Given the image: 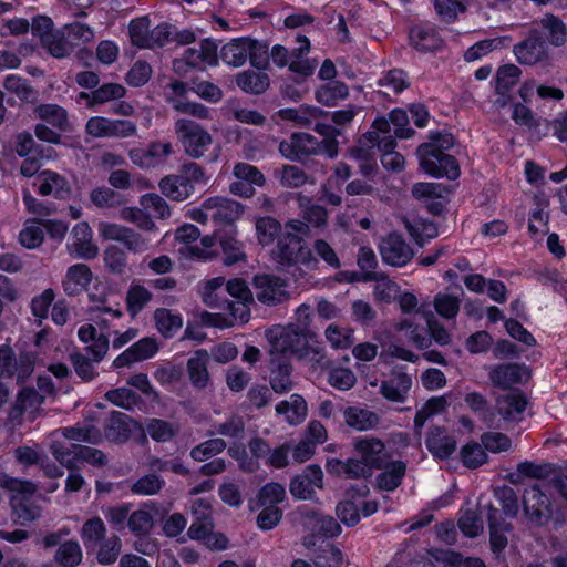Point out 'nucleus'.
Instances as JSON below:
<instances>
[{
	"label": "nucleus",
	"instance_id": "33",
	"mask_svg": "<svg viewBox=\"0 0 567 567\" xmlns=\"http://www.w3.org/2000/svg\"><path fill=\"white\" fill-rule=\"evenodd\" d=\"M382 472L375 477L377 486L386 492L398 488L406 472V464L403 461H392L384 463Z\"/></svg>",
	"mask_w": 567,
	"mask_h": 567
},
{
	"label": "nucleus",
	"instance_id": "57",
	"mask_svg": "<svg viewBox=\"0 0 567 567\" xmlns=\"http://www.w3.org/2000/svg\"><path fill=\"white\" fill-rule=\"evenodd\" d=\"M122 540L117 535H112L110 538H104L99 544L96 553V560L100 565L110 566L113 565L121 555Z\"/></svg>",
	"mask_w": 567,
	"mask_h": 567
},
{
	"label": "nucleus",
	"instance_id": "6",
	"mask_svg": "<svg viewBox=\"0 0 567 567\" xmlns=\"http://www.w3.org/2000/svg\"><path fill=\"white\" fill-rule=\"evenodd\" d=\"M174 154V144L166 140L152 141L145 147H136L128 151L131 162L142 169L165 166Z\"/></svg>",
	"mask_w": 567,
	"mask_h": 567
},
{
	"label": "nucleus",
	"instance_id": "11",
	"mask_svg": "<svg viewBox=\"0 0 567 567\" xmlns=\"http://www.w3.org/2000/svg\"><path fill=\"white\" fill-rule=\"evenodd\" d=\"M379 251L383 262L393 267L405 266L414 256L412 247L396 233H391L381 239Z\"/></svg>",
	"mask_w": 567,
	"mask_h": 567
},
{
	"label": "nucleus",
	"instance_id": "42",
	"mask_svg": "<svg viewBox=\"0 0 567 567\" xmlns=\"http://www.w3.org/2000/svg\"><path fill=\"white\" fill-rule=\"evenodd\" d=\"M153 317L157 331L165 338L173 337L183 326L181 315L166 308H157Z\"/></svg>",
	"mask_w": 567,
	"mask_h": 567
},
{
	"label": "nucleus",
	"instance_id": "20",
	"mask_svg": "<svg viewBox=\"0 0 567 567\" xmlns=\"http://www.w3.org/2000/svg\"><path fill=\"white\" fill-rule=\"evenodd\" d=\"M33 185L42 196L53 195L58 199H65L71 195V186L65 177L52 171L40 172Z\"/></svg>",
	"mask_w": 567,
	"mask_h": 567
},
{
	"label": "nucleus",
	"instance_id": "31",
	"mask_svg": "<svg viewBox=\"0 0 567 567\" xmlns=\"http://www.w3.org/2000/svg\"><path fill=\"white\" fill-rule=\"evenodd\" d=\"M250 50L251 39H233L231 41L223 45L220 50V58L228 65L238 68L246 63Z\"/></svg>",
	"mask_w": 567,
	"mask_h": 567
},
{
	"label": "nucleus",
	"instance_id": "10",
	"mask_svg": "<svg viewBox=\"0 0 567 567\" xmlns=\"http://www.w3.org/2000/svg\"><path fill=\"white\" fill-rule=\"evenodd\" d=\"M218 45L209 40H203L198 48H188L184 51L183 58L175 59L173 62L174 70L178 73L186 72L184 66L204 69L206 65H216Z\"/></svg>",
	"mask_w": 567,
	"mask_h": 567
},
{
	"label": "nucleus",
	"instance_id": "49",
	"mask_svg": "<svg viewBox=\"0 0 567 567\" xmlns=\"http://www.w3.org/2000/svg\"><path fill=\"white\" fill-rule=\"evenodd\" d=\"M44 240L42 219H28L19 234V243L28 248L34 249L41 246Z\"/></svg>",
	"mask_w": 567,
	"mask_h": 567
},
{
	"label": "nucleus",
	"instance_id": "36",
	"mask_svg": "<svg viewBox=\"0 0 567 567\" xmlns=\"http://www.w3.org/2000/svg\"><path fill=\"white\" fill-rule=\"evenodd\" d=\"M209 355L206 350H197L187 361V371L190 382L194 386L203 389L209 382V373L207 370Z\"/></svg>",
	"mask_w": 567,
	"mask_h": 567
},
{
	"label": "nucleus",
	"instance_id": "27",
	"mask_svg": "<svg viewBox=\"0 0 567 567\" xmlns=\"http://www.w3.org/2000/svg\"><path fill=\"white\" fill-rule=\"evenodd\" d=\"M298 47L289 51L290 71L302 76H309L317 68V61L306 59L310 51V41L305 35L297 37Z\"/></svg>",
	"mask_w": 567,
	"mask_h": 567
},
{
	"label": "nucleus",
	"instance_id": "58",
	"mask_svg": "<svg viewBox=\"0 0 567 567\" xmlns=\"http://www.w3.org/2000/svg\"><path fill=\"white\" fill-rule=\"evenodd\" d=\"M464 401L467 406L486 424V426L493 425L495 413L488 406V401L482 393L470 392L464 396Z\"/></svg>",
	"mask_w": 567,
	"mask_h": 567
},
{
	"label": "nucleus",
	"instance_id": "5",
	"mask_svg": "<svg viewBox=\"0 0 567 567\" xmlns=\"http://www.w3.org/2000/svg\"><path fill=\"white\" fill-rule=\"evenodd\" d=\"M174 127L184 152L192 158L203 157L213 144V137L208 131L194 121L179 118Z\"/></svg>",
	"mask_w": 567,
	"mask_h": 567
},
{
	"label": "nucleus",
	"instance_id": "44",
	"mask_svg": "<svg viewBox=\"0 0 567 567\" xmlns=\"http://www.w3.org/2000/svg\"><path fill=\"white\" fill-rule=\"evenodd\" d=\"M40 43L48 53L56 59L66 58L72 53V45H70L63 28L55 29L51 34L45 35Z\"/></svg>",
	"mask_w": 567,
	"mask_h": 567
},
{
	"label": "nucleus",
	"instance_id": "48",
	"mask_svg": "<svg viewBox=\"0 0 567 567\" xmlns=\"http://www.w3.org/2000/svg\"><path fill=\"white\" fill-rule=\"evenodd\" d=\"M324 338L334 350H346L353 346L354 331L352 328L329 324L324 330Z\"/></svg>",
	"mask_w": 567,
	"mask_h": 567
},
{
	"label": "nucleus",
	"instance_id": "54",
	"mask_svg": "<svg viewBox=\"0 0 567 567\" xmlns=\"http://www.w3.org/2000/svg\"><path fill=\"white\" fill-rule=\"evenodd\" d=\"M82 549L76 540H66L59 546L54 560L63 567H76L82 561Z\"/></svg>",
	"mask_w": 567,
	"mask_h": 567
},
{
	"label": "nucleus",
	"instance_id": "25",
	"mask_svg": "<svg viewBox=\"0 0 567 567\" xmlns=\"http://www.w3.org/2000/svg\"><path fill=\"white\" fill-rule=\"evenodd\" d=\"M528 373L523 365L516 363L499 364L489 372V379L495 386L511 389L526 380Z\"/></svg>",
	"mask_w": 567,
	"mask_h": 567
},
{
	"label": "nucleus",
	"instance_id": "22",
	"mask_svg": "<svg viewBox=\"0 0 567 567\" xmlns=\"http://www.w3.org/2000/svg\"><path fill=\"white\" fill-rule=\"evenodd\" d=\"M92 279L93 272L87 265L75 264L66 269L62 288L68 296H79L89 288Z\"/></svg>",
	"mask_w": 567,
	"mask_h": 567
},
{
	"label": "nucleus",
	"instance_id": "9",
	"mask_svg": "<svg viewBox=\"0 0 567 567\" xmlns=\"http://www.w3.org/2000/svg\"><path fill=\"white\" fill-rule=\"evenodd\" d=\"M530 34L537 35L545 44L559 48L567 42V25L553 13H545L532 22Z\"/></svg>",
	"mask_w": 567,
	"mask_h": 567
},
{
	"label": "nucleus",
	"instance_id": "1",
	"mask_svg": "<svg viewBox=\"0 0 567 567\" xmlns=\"http://www.w3.org/2000/svg\"><path fill=\"white\" fill-rule=\"evenodd\" d=\"M454 143V136L451 133L431 132L429 141L421 144L416 151L422 169L434 177L457 178L460 176L457 161L446 153Z\"/></svg>",
	"mask_w": 567,
	"mask_h": 567
},
{
	"label": "nucleus",
	"instance_id": "26",
	"mask_svg": "<svg viewBox=\"0 0 567 567\" xmlns=\"http://www.w3.org/2000/svg\"><path fill=\"white\" fill-rule=\"evenodd\" d=\"M33 114L37 118L45 124L51 125L59 132H68L70 130V120L68 111L54 103H42L34 107Z\"/></svg>",
	"mask_w": 567,
	"mask_h": 567
},
{
	"label": "nucleus",
	"instance_id": "4",
	"mask_svg": "<svg viewBox=\"0 0 567 567\" xmlns=\"http://www.w3.org/2000/svg\"><path fill=\"white\" fill-rule=\"evenodd\" d=\"M279 152L290 161H302L318 154H326L329 158H333L337 156V144L332 141L319 142L308 133H293L280 142Z\"/></svg>",
	"mask_w": 567,
	"mask_h": 567
},
{
	"label": "nucleus",
	"instance_id": "17",
	"mask_svg": "<svg viewBox=\"0 0 567 567\" xmlns=\"http://www.w3.org/2000/svg\"><path fill=\"white\" fill-rule=\"evenodd\" d=\"M158 342L154 337L142 338L115 358L113 367L116 369L130 367L140 361L154 357L158 351Z\"/></svg>",
	"mask_w": 567,
	"mask_h": 567
},
{
	"label": "nucleus",
	"instance_id": "43",
	"mask_svg": "<svg viewBox=\"0 0 567 567\" xmlns=\"http://www.w3.org/2000/svg\"><path fill=\"white\" fill-rule=\"evenodd\" d=\"M106 532L103 519L94 516L83 523L80 529V537L86 548H93L104 540Z\"/></svg>",
	"mask_w": 567,
	"mask_h": 567
},
{
	"label": "nucleus",
	"instance_id": "52",
	"mask_svg": "<svg viewBox=\"0 0 567 567\" xmlns=\"http://www.w3.org/2000/svg\"><path fill=\"white\" fill-rule=\"evenodd\" d=\"M404 226L411 237L419 244L437 236V228L434 223L421 218L404 219Z\"/></svg>",
	"mask_w": 567,
	"mask_h": 567
},
{
	"label": "nucleus",
	"instance_id": "8",
	"mask_svg": "<svg viewBox=\"0 0 567 567\" xmlns=\"http://www.w3.org/2000/svg\"><path fill=\"white\" fill-rule=\"evenodd\" d=\"M323 472L319 465H309L295 475L289 484L293 498L300 501H317V489H323Z\"/></svg>",
	"mask_w": 567,
	"mask_h": 567
},
{
	"label": "nucleus",
	"instance_id": "29",
	"mask_svg": "<svg viewBox=\"0 0 567 567\" xmlns=\"http://www.w3.org/2000/svg\"><path fill=\"white\" fill-rule=\"evenodd\" d=\"M343 416L346 424L357 431L377 429L381 422L379 414L369 409L358 406L347 408L343 412Z\"/></svg>",
	"mask_w": 567,
	"mask_h": 567
},
{
	"label": "nucleus",
	"instance_id": "7",
	"mask_svg": "<svg viewBox=\"0 0 567 567\" xmlns=\"http://www.w3.org/2000/svg\"><path fill=\"white\" fill-rule=\"evenodd\" d=\"M276 258L281 267L303 265L309 269L317 268L318 260L312 250L296 237L281 236L277 243Z\"/></svg>",
	"mask_w": 567,
	"mask_h": 567
},
{
	"label": "nucleus",
	"instance_id": "2",
	"mask_svg": "<svg viewBox=\"0 0 567 567\" xmlns=\"http://www.w3.org/2000/svg\"><path fill=\"white\" fill-rule=\"evenodd\" d=\"M0 487L12 493L10 506L14 522L25 525L42 516L43 508L34 497L38 491V486L34 483L1 473Z\"/></svg>",
	"mask_w": 567,
	"mask_h": 567
},
{
	"label": "nucleus",
	"instance_id": "24",
	"mask_svg": "<svg viewBox=\"0 0 567 567\" xmlns=\"http://www.w3.org/2000/svg\"><path fill=\"white\" fill-rule=\"evenodd\" d=\"M192 512L195 519L187 534L192 539L203 540L214 527L210 506L206 501L197 499L192 506Z\"/></svg>",
	"mask_w": 567,
	"mask_h": 567
},
{
	"label": "nucleus",
	"instance_id": "64",
	"mask_svg": "<svg viewBox=\"0 0 567 567\" xmlns=\"http://www.w3.org/2000/svg\"><path fill=\"white\" fill-rule=\"evenodd\" d=\"M411 192L414 198L425 203L442 199L449 194L447 187L441 183H416Z\"/></svg>",
	"mask_w": 567,
	"mask_h": 567
},
{
	"label": "nucleus",
	"instance_id": "59",
	"mask_svg": "<svg viewBox=\"0 0 567 567\" xmlns=\"http://www.w3.org/2000/svg\"><path fill=\"white\" fill-rule=\"evenodd\" d=\"M165 486V480L155 473L141 476L131 485V492L138 496H152L158 494Z\"/></svg>",
	"mask_w": 567,
	"mask_h": 567
},
{
	"label": "nucleus",
	"instance_id": "21",
	"mask_svg": "<svg viewBox=\"0 0 567 567\" xmlns=\"http://www.w3.org/2000/svg\"><path fill=\"white\" fill-rule=\"evenodd\" d=\"M73 241L68 246L69 252L85 260L99 255V247L92 241V230L86 223L78 224L73 230Z\"/></svg>",
	"mask_w": 567,
	"mask_h": 567
},
{
	"label": "nucleus",
	"instance_id": "38",
	"mask_svg": "<svg viewBox=\"0 0 567 567\" xmlns=\"http://www.w3.org/2000/svg\"><path fill=\"white\" fill-rule=\"evenodd\" d=\"M307 411V403L299 394H292L289 400L281 401L276 405V412L284 415L286 421L293 425L305 420Z\"/></svg>",
	"mask_w": 567,
	"mask_h": 567
},
{
	"label": "nucleus",
	"instance_id": "55",
	"mask_svg": "<svg viewBox=\"0 0 567 567\" xmlns=\"http://www.w3.org/2000/svg\"><path fill=\"white\" fill-rule=\"evenodd\" d=\"M349 94L348 86L339 81H333L320 86L316 91V100L322 105L332 106L339 100L347 97Z\"/></svg>",
	"mask_w": 567,
	"mask_h": 567
},
{
	"label": "nucleus",
	"instance_id": "50",
	"mask_svg": "<svg viewBox=\"0 0 567 567\" xmlns=\"http://www.w3.org/2000/svg\"><path fill=\"white\" fill-rule=\"evenodd\" d=\"M145 432L156 442H168L177 435V423L161 419H150L145 423Z\"/></svg>",
	"mask_w": 567,
	"mask_h": 567
},
{
	"label": "nucleus",
	"instance_id": "40",
	"mask_svg": "<svg viewBox=\"0 0 567 567\" xmlns=\"http://www.w3.org/2000/svg\"><path fill=\"white\" fill-rule=\"evenodd\" d=\"M363 280L375 281L373 296L378 301L390 303L399 293V286L383 274L367 272L363 275Z\"/></svg>",
	"mask_w": 567,
	"mask_h": 567
},
{
	"label": "nucleus",
	"instance_id": "41",
	"mask_svg": "<svg viewBox=\"0 0 567 567\" xmlns=\"http://www.w3.org/2000/svg\"><path fill=\"white\" fill-rule=\"evenodd\" d=\"M128 416L122 412H112L104 424V436L111 442H124L130 437Z\"/></svg>",
	"mask_w": 567,
	"mask_h": 567
},
{
	"label": "nucleus",
	"instance_id": "62",
	"mask_svg": "<svg viewBox=\"0 0 567 567\" xmlns=\"http://www.w3.org/2000/svg\"><path fill=\"white\" fill-rule=\"evenodd\" d=\"M281 230L280 223L270 217H260L256 220V233L260 245L268 246L275 241Z\"/></svg>",
	"mask_w": 567,
	"mask_h": 567
},
{
	"label": "nucleus",
	"instance_id": "13",
	"mask_svg": "<svg viewBox=\"0 0 567 567\" xmlns=\"http://www.w3.org/2000/svg\"><path fill=\"white\" fill-rule=\"evenodd\" d=\"M550 501L538 487L526 488L523 496V508L528 519L536 525H544L550 517Z\"/></svg>",
	"mask_w": 567,
	"mask_h": 567
},
{
	"label": "nucleus",
	"instance_id": "56",
	"mask_svg": "<svg viewBox=\"0 0 567 567\" xmlns=\"http://www.w3.org/2000/svg\"><path fill=\"white\" fill-rule=\"evenodd\" d=\"M449 406L446 396H433L416 412L414 417V427L420 432L426 420L435 414L442 413Z\"/></svg>",
	"mask_w": 567,
	"mask_h": 567
},
{
	"label": "nucleus",
	"instance_id": "60",
	"mask_svg": "<svg viewBox=\"0 0 567 567\" xmlns=\"http://www.w3.org/2000/svg\"><path fill=\"white\" fill-rule=\"evenodd\" d=\"M69 360L76 375L84 382H90L97 377L94 361L80 351H73L69 354Z\"/></svg>",
	"mask_w": 567,
	"mask_h": 567
},
{
	"label": "nucleus",
	"instance_id": "16",
	"mask_svg": "<svg viewBox=\"0 0 567 567\" xmlns=\"http://www.w3.org/2000/svg\"><path fill=\"white\" fill-rule=\"evenodd\" d=\"M412 388V378L399 369H393L389 377L381 381L380 393L394 403H404Z\"/></svg>",
	"mask_w": 567,
	"mask_h": 567
},
{
	"label": "nucleus",
	"instance_id": "18",
	"mask_svg": "<svg viewBox=\"0 0 567 567\" xmlns=\"http://www.w3.org/2000/svg\"><path fill=\"white\" fill-rule=\"evenodd\" d=\"M353 449L371 470L383 467L388 458L385 455V445L378 437H359L353 441Z\"/></svg>",
	"mask_w": 567,
	"mask_h": 567
},
{
	"label": "nucleus",
	"instance_id": "3",
	"mask_svg": "<svg viewBox=\"0 0 567 567\" xmlns=\"http://www.w3.org/2000/svg\"><path fill=\"white\" fill-rule=\"evenodd\" d=\"M266 337L270 343V357L286 358L292 354L298 359H303L306 347L313 338V333L305 331L295 324L277 326L266 332Z\"/></svg>",
	"mask_w": 567,
	"mask_h": 567
},
{
	"label": "nucleus",
	"instance_id": "51",
	"mask_svg": "<svg viewBox=\"0 0 567 567\" xmlns=\"http://www.w3.org/2000/svg\"><path fill=\"white\" fill-rule=\"evenodd\" d=\"M395 140L393 136H384L380 141L379 150L383 151L381 155V163L385 169L392 172H400L403 169L405 159L404 157L394 151Z\"/></svg>",
	"mask_w": 567,
	"mask_h": 567
},
{
	"label": "nucleus",
	"instance_id": "32",
	"mask_svg": "<svg viewBox=\"0 0 567 567\" xmlns=\"http://www.w3.org/2000/svg\"><path fill=\"white\" fill-rule=\"evenodd\" d=\"M410 40L412 45L422 52L437 51L443 45L436 30L431 25H416L411 29Z\"/></svg>",
	"mask_w": 567,
	"mask_h": 567
},
{
	"label": "nucleus",
	"instance_id": "53",
	"mask_svg": "<svg viewBox=\"0 0 567 567\" xmlns=\"http://www.w3.org/2000/svg\"><path fill=\"white\" fill-rule=\"evenodd\" d=\"M3 87L14 93L19 100L25 103H34L37 101V91L29 84V81L21 76L10 74L3 80Z\"/></svg>",
	"mask_w": 567,
	"mask_h": 567
},
{
	"label": "nucleus",
	"instance_id": "45",
	"mask_svg": "<svg viewBox=\"0 0 567 567\" xmlns=\"http://www.w3.org/2000/svg\"><path fill=\"white\" fill-rule=\"evenodd\" d=\"M81 444L53 441L50 451L53 457L68 470H75Z\"/></svg>",
	"mask_w": 567,
	"mask_h": 567
},
{
	"label": "nucleus",
	"instance_id": "63",
	"mask_svg": "<svg viewBox=\"0 0 567 567\" xmlns=\"http://www.w3.org/2000/svg\"><path fill=\"white\" fill-rule=\"evenodd\" d=\"M227 443L224 439L214 437L194 446L190 450V457L196 462H203L225 451Z\"/></svg>",
	"mask_w": 567,
	"mask_h": 567
},
{
	"label": "nucleus",
	"instance_id": "37",
	"mask_svg": "<svg viewBox=\"0 0 567 567\" xmlns=\"http://www.w3.org/2000/svg\"><path fill=\"white\" fill-rule=\"evenodd\" d=\"M378 86L382 89V93L386 96L398 95L411 86V79L404 70L392 69L379 78Z\"/></svg>",
	"mask_w": 567,
	"mask_h": 567
},
{
	"label": "nucleus",
	"instance_id": "15",
	"mask_svg": "<svg viewBox=\"0 0 567 567\" xmlns=\"http://www.w3.org/2000/svg\"><path fill=\"white\" fill-rule=\"evenodd\" d=\"M229 311L228 316L221 313H205L204 320L207 324L220 329L229 328L236 323L244 324L250 318V300L224 301Z\"/></svg>",
	"mask_w": 567,
	"mask_h": 567
},
{
	"label": "nucleus",
	"instance_id": "19",
	"mask_svg": "<svg viewBox=\"0 0 567 567\" xmlns=\"http://www.w3.org/2000/svg\"><path fill=\"white\" fill-rule=\"evenodd\" d=\"M513 52L520 64L534 65L548 59V47L535 34L514 45Z\"/></svg>",
	"mask_w": 567,
	"mask_h": 567
},
{
	"label": "nucleus",
	"instance_id": "34",
	"mask_svg": "<svg viewBox=\"0 0 567 567\" xmlns=\"http://www.w3.org/2000/svg\"><path fill=\"white\" fill-rule=\"evenodd\" d=\"M158 187L164 196L176 202L186 200L195 192L194 186L185 182L178 174L163 177Z\"/></svg>",
	"mask_w": 567,
	"mask_h": 567
},
{
	"label": "nucleus",
	"instance_id": "30",
	"mask_svg": "<svg viewBox=\"0 0 567 567\" xmlns=\"http://www.w3.org/2000/svg\"><path fill=\"white\" fill-rule=\"evenodd\" d=\"M427 450L434 457L445 460L456 450V441L442 427H434L425 440Z\"/></svg>",
	"mask_w": 567,
	"mask_h": 567
},
{
	"label": "nucleus",
	"instance_id": "61",
	"mask_svg": "<svg viewBox=\"0 0 567 567\" xmlns=\"http://www.w3.org/2000/svg\"><path fill=\"white\" fill-rule=\"evenodd\" d=\"M520 70L514 64L501 66L496 74L495 90L499 95H506L519 81Z\"/></svg>",
	"mask_w": 567,
	"mask_h": 567
},
{
	"label": "nucleus",
	"instance_id": "12",
	"mask_svg": "<svg viewBox=\"0 0 567 567\" xmlns=\"http://www.w3.org/2000/svg\"><path fill=\"white\" fill-rule=\"evenodd\" d=\"M256 298L268 306H275L289 299L285 280L272 275H258L254 278Z\"/></svg>",
	"mask_w": 567,
	"mask_h": 567
},
{
	"label": "nucleus",
	"instance_id": "23",
	"mask_svg": "<svg viewBox=\"0 0 567 567\" xmlns=\"http://www.w3.org/2000/svg\"><path fill=\"white\" fill-rule=\"evenodd\" d=\"M487 523L489 528V544L494 554L503 551L507 544L506 533L512 529V524L505 522L496 507H487Z\"/></svg>",
	"mask_w": 567,
	"mask_h": 567
},
{
	"label": "nucleus",
	"instance_id": "28",
	"mask_svg": "<svg viewBox=\"0 0 567 567\" xmlns=\"http://www.w3.org/2000/svg\"><path fill=\"white\" fill-rule=\"evenodd\" d=\"M270 384L271 389L279 394L289 392L293 383L291 381V364L286 358H270Z\"/></svg>",
	"mask_w": 567,
	"mask_h": 567
},
{
	"label": "nucleus",
	"instance_id": "47",
	"mask_svg": "<svg viewBox=\"0 0 567 567\" xmlns=\"http://www.w3.org/2000/svg\"><path fill=\"white\" fill-rule=\"evenodd\" d=\"M153 293L145 286L131 285L125 297L127 312L135 318L152 300Z\"/></svg>",
	"mask_w": 567,
	"mask_h": 567
},
{
	"label": "nucleus",
	"instance_id": "39",
	"mask_svg": "<svg viewBox=\"0 0 567 567\" xmlns=\"http://www.w3.org/2000/svg\"><path fill=\"white\" fill-rule=\"evenodd\" d=\"M277 114L284 121L293 122L299 126H310L312 121L326 113L319 107L303 104L295 109L279 110Z\"/></svg>",
	"mask_w": 567,
	"mask_h": 567
},
{
	"label": "nucleus",
	"instance_id": "46",
	"mask_svg": "<svg viewBox=\"0 0 567 567\" xmlns=\"http://www.w3.org/2000/svg\"><path fill=\"white\" fill-rule=\"evenodd\" d=\"M269 76L266 73L244 71L237 74L236 84L246 93L261 94L269 87Z\"/></svg>",
	"mask_w": 567,
	"mask_h": 567
},
{
	"label": "nucleus",
	"instance_id": "14",
	"mask_svg": "<svg viewBox=\"0 0 567 567\" xmlns=\"http://www.w3.org/2000/svg\"><path fill=\"white\" fill-rule=\"evenodd\" d=\"M207 213L216 225H230L244 213V206L228 197L215 196L206 199Z\"/></svg>",
	"mask_w": 567,
	"mask_h": 567
},
{
	"label": "nucleus",
	"instance_id": "35",
	"mask_svg": "<svg viewBox=\"0 0 567 567\" xmlns=\"http://www.w3.org/2000/svg\"><path fill=\"white\" fill-rule=\"evenodd\" d=\"M527 406V400L522 393H508L496 401V408L506 421H519Z\"/></svg>",
	"mask_w": 567,
	"mask_h": 567
}]
</instances>
